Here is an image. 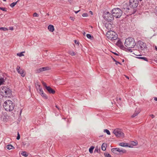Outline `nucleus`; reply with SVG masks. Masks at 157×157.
<instances>
[{"instance_id": "f3484780", "label": "nucleus", "mask_w": 157, "mask_h": 157, "mask_svg": "<svg viewBox=\"0 0 157 157\" xmlns=\"http://www.w3.org/2000/svg\"><path fill=\"white\" fill-rule=\"evenodd\" d=\"M48 29L51 32H53L54 30V26L52 25H49L48 27Z\"/></svg>"}, {"instance_id": "6e6552de", "label": "nucleus", "mask_w": 157, "mask_h": 157, "mask_svg": "<svg viewBox=\"0 0 157 157\" xmlns=\"http://www.w3.org/2000/svg\"><path fill=\"white\" fill-rule=\"evenodd\" d=\"M113 133L117 137H123L124 136V133L119 128L115 129L113 131Z\"/></svg>"}, {"instance_id": "4be33fe9", "label": "nucleus", "mask_w": 157, "mask_h": 157, "mask_svg": "<svg viewBox=\"0 0 157 157\" xmlns=\"http://www.w3.org/2000/svg\"><path fill=\"white\" fill-rule=\"evenodd\" d=\"M21 154L22 155L26 157L28 156V154L27 153L26 151H23L21 152Z\"/></svg>"}, {"instance_id": "f03ea898", "label": "nucleus", "mask_w": 157, "mask_h": 157, "mask_svg": "<svg viewBox=\"0 0 157 157\" xmlns=\"http://www.w3.org/2000/svg\"><path fill=\"white\" fill-rule=\"evenodd\" d=\"M5 109L7 111H11L14 109V104L13 102L10 100L5 101L3 105Z\"/></svg>"}, {"instance_id": "ea45409f", "label": "nucleus", "mask_w": 157, "mask_h": 157, "mask_svg": "<svg viewBox=\"0 0 157 157\" xmlns=\"http://www.w3.org/2000/svg\"><path fill=\"white\" fill-rule=\"evenodd\" d=\"M23 145L24 146H25L26 145H27V146H28L29 145V143H27L26 142H22Z\"/></svg>"}, {"instance_id": "c03bdc74", "label": "nucleus", "mask_w": 157, "mask_h": 157, "mask_svg": "<svg viewBox=\"0 0 157 157\" xmlns=\"http://www.w3.org/2000/svg\"><path fill=\"white\" fill-rule=\"evenodd\" d=\"M74 42L75 44H78V45H79V42L78 41H77L76 40H74Z\"/></svg>"}, {"instance_id": "412c9836", "label": "nucleus", "mask_w": 157, "mask_h": 157, "mask_svg": "<svg viewBox=\"0 0 157 157\" xmlns=\"http://www.w3.org/2000/svg\"><path fill=\"white\" fill-rule=\"evenodd\" d=\"M137 58L143 59L144 61H148V59L147 58L145 57H137Z\"/></svg>"}, {"instance_id": "79ce46f5", "label": "nucleus", "mask_w": 157, "mask_h": 157, "mask_svg": "<svg viewBox=\"0 0 157 157\" xmlns=\"http://www.w3.org/2000/svg\"><path fill=\"white\" fill-rule=\"evenodd\" d=\"M33 16L35 17H38L39 16V14L38 13H35L33 14Z\"/></svg>"}, {"instance_id": "a211bd4d", "label": "nucleus", "mask_w": 157, "mask_h": 157, "mask_svg": "<svg viewBox=\"0 0 157 157\" xmlns=\"http://www.w3.org/2000/svg\"><path fill=\"white\" fill-rule=\"evenodd\" d=\"M119 145L123 147H128V146L127 145V144L123 142L120 143Z\"/></svg>"}, {"instance_id": "423d86ee", "label": "nucleus", "mask_w": 157, "mask_h": 157, "mask_svg": "<svg viewBox=\"0 0 157 157\" xmlns=\"http://www.w3.org/2000/svg\"><path fill=\"white\" fill-rule=\"evenodd\" d=\"M106 35L109 39L112 40H116L118 37L117 35L113 31H108Z\"/></svg>"}, {"instance_id": "0e129e2a", "label": "nucleus", "mask_w": 157, "mask_h": 157, "mask_svg": "<svg viewBox=\"0 0 157 157\" xmlns=\"http://www.w3.org/2000/svg\"><path fill=\"white\" fill-rule=\"evenodd\" d=\"M119 100H120L121 99V98H119Z\"/></svg>"}, {"instance_id": "a878e982", "label": "nucleus", "mask_w": 157, "mask_h": 157, "mask_svg": "<svg viewBox=\"0 0 157 157\" xmlns=\"http://www.w3.org/2000/svg\"><path fill=\"white\" fill-rule=\"evenodd\" d=\"M94 148V147L93 146H91L89 149V151L90 153H92L93 152V150Z\"/></svg>"}, {"instance_id": "0eeeda50", "label": "nucleus", "mask_w": 157, "mask_h": 157, "mask_svg": "<svg viewBox=\"0 0 157 157\" xmlns=\"http://www.w3.org/2000/svg\"><path fill=\"white\" fill-rule=\"evenodd\" d=\"M142 0H129V6L130 7L134 9L138 6L139 2Z\"/></svg>"}, {"instance_id": "bb28decb", "label": "nucleus", "mask_w": 157, "mask_h": 157, "mask_svg": "<svg viewBox=\"0 0 157 157\" xmlns=\"http://www.w3.org/2000/svg\"><path fill=\"white\" fill-rule=\"evenodd\" d=\"M19 1V0H18L17 1V2H13L10 5V6L12 8H13V7L14 6L17 4V2Z\"/></svg>"}, {"instance_id": "aec40b11", "label": "nucleus", "mask_w": 157, "mask_h": 157, "mask_svg": "<svg viewBox=\"0 0 157 157\" xmlns=\"http://www.w3.org/2000/svg\"><path fill=\"white\" fill-rule=\"evenodd\" d=\"M106 144L103 143L101 146V148L103 151H105L106 150Z\"/></svg>"}, {"instance_id": "8fccbe9b", "label": "nucleus", "mask_w": 157, "mask_h": 157, "mask_svg": "<svg viewBox=\"0 0 157 157\" xmlns=\"http://www.w3.org/2000/svg\"><path fill=\"white\" fill-rule=\"evenodd\" d=\"M55 107H56L57 109L58 110H59V106H58L57 105H56L55 106Z\"/></svg>"}, {"instance_id": "c85d7f7f", "label": "nucleus", "mask_w": 157, "mask_h": 157, "mask_svg": "<svg viewBox=\"0 0 157 157\" xmlns=\"http://www.w3.org/2000/svg\"><path fill=\"white\" fill-rule=\"evenodd\" d=\"M86 36L88 39H92L93 38V37L91 36L90 34H87L86 35Z\"/></svg>"}, {"instance_id": "6ab92c4d", "label": "nucleus", "mask_w": 157, "mask_h": 157, "mask_svg": "<svg viewBox=\"0 0 157 157\" xmlns=\"http://www.w3.org/2000/svg\"><path fill=\"white\" fill-rule=\"evenodd\" d=\"M117 148H113L111 149V151L114 153L117 154Z\"/></svg>"}, {"instance_id": "5701e85b", "label": "nucleus", "mask_w": 157, "mask_h": 157, "mask_svg": "<svg viewBox=\"0 0 157 157\" xmlns=\"http://www.w3.org/2000/svg\"><path fill=\"white\" fill-rule=\"evenodd\" d=\"M6 148L9 150H10L13 148H14V147L11 144H9L6 146Z\"/></svg>"}, {"instance_id": "e433bc0d", "label": "nucleus", "mask_w": 157, "mask_h": 157, "mask_svg": "<svg viewBox=\"0 0 157 157\" xmlns=\"http://www.w3.org/2000/svg\"><path fill=\"white\" fill-rule=\"evenodd\" d=\"M0 10L5 12L7 11L6 9V8L0 7Z\"/></svg>"}, {"instance_id": "473e14b6", "label": "nucleus", "mask_w": 157, "mask_h": 157, "mask_svg": "<svg viewBox=\"0 0 157 157\" xmlns=\"http://www.w3.org/2000/svg\"><path fill=\"white\" fill-rule=\"evenodd\" d=\"M94 151L95 152H97V153H99L100 151V149H99L98 147H96Z\"/></svg>"}, {"instance_id": "6e6d98bb", "label": "nucleus", "mask_w": 157, "mask_h": 157, "mask_svg": "<svg viewBox=\"0 0 157 157\" xmlns=\"http://www.w3.org/2000/svg\"><path fill=\"white\" fill-rule=\"evenodd\" d=\"M155 49L157 51V47L156 46L155 47Z\"/></svg>"}, {"instance_id": "bf43d9fd", "label": "nucleus", "mask_w": 157, "mask_h": 157, "mask_svg": "<svg viewBox=\"0 0 157 157\" xmlns=\"http://www.w3.org/2000/svg\"><path fill=\"white\" fill-rule=\"evenodd\" d=\"M83 35L84 36H85V32L83 33Z\"/></svg>"}, {"instance_id": "58836bf2", "label": "nucleus", "mask_w": 157, "mask_h": 157, "mask_svg": "<svg viewBox=\"0 0 157 157\" xmlns=\"http://www.w3.org/2000/svg\"><path fill=\"white\" fill-rule=\"evenodd\" d=\"M104 155L105 157H111V155L109 154L104 153Z\"/></svg>"}, {"instance_id": "2f4dec72", "label": "nucleus", "mask_w": 157, "mask_h": 157, "mask_svg": "<svg viewBox=\"0 0 157 157\" xmlns=\"http://www.w3.org/2000/svg\"><path fill=\"white\" fill-rule=\"evenodd\" d=\"M104 132H106L107 134L108 135H110V132L109 130L107 129H105L104 130Z\"/></svg>"}, {"instance_id": "09e8293b", "label": "nucleus", "mask_w": 157, "mask_h": 157, "mask_svg": "<svg viewBox=\"0 0 157 157\" xmlns=\"http://www.w3.org/2000/svg\"><path fill=\"white\" fill-rule=\"evenodd\" d=\"M113 54H114V55H116V56H119L118 54L117 53H116V52H113Z\"/></svg>"}, {"instance_id": "f257e3e1", "label": "nucleus", "mask_w": 157, "mask_h": 157, "mask_svg": "<svg viewBox=\"0 0 157 157\" xmlns=\"http://www.w3.org/2000/svg\"><path fill=\"white\" fill-rule=\"evenodd\" d=\"M0 92L2 98L3 97H10L12 94L10 89L6 86L2 87L0 89Z\"/></svg>"}, {"instance_id": "a18cd8bd", "label": "nucleus", "mask_w": 157, "mask_h": 157, "mask_svg": "<svg viewBox=\"0 0 157 157\" xmlns=\"http://www.w3.org/2000/svg\"><path fill=\"white\" fill-rule=\"evenodd\" d=\"M126 51H128V52H132V50L131 49H128V48L127 49Z\"/></svg>"}, {"instance_id": "e2e57ef3", "label": "nucleus", "mask_w": 157, "mask_h": 157, "mask_svg": "<svg viewBox=\"0 0 157 157\" xmlns=\"http://www.w3.org/2000/svg\"><path fill=\"white\" fill-rule=\"evenodd\" d=\"M47 15H49V14L48 13H47Z\"/></svg>"}, {"instance_id": "052dcab7", "label": "nucleus", "mask_w": 157, "mask_h": 157, "mask_svg": "<svg viewBox=\"0 0 157 157\" xmlns=\"http://www.w3.org/2000/svg\"><path fill=\"white\" fill-rule=\"evenodd\" d=\"M122 62H124V59H123L122 60Z\"/></svg>"}, {"instance_id": "f704fd0d", "label": "nucleus", "mask_w": 157, "mask_h": 157, "mask_svg": "<svg viewBox=\"0 0 157 157\" xmlns=\"http://www.w3.org/2000/svg\"><path fill=\"white\" fill-rule=\"evenodd\" d=\"M113 60L116 63L115 64L117 65V64L118 63L120 65H121V63L117 61L114 58H113Z\"/></svg>"}, {"instance_id": "49530a36", "label": "nucleus", "mask_w": 157, "mask_h": 157, "mask_svg": "<svg viewBox=\"0 0 157 157\" xmlns=\"http://www.w3.org/2000/svg\"><path fill=\"white\" fill-rule=\"evenodd\" d=\"M9 29L11 30H13V27H9Z\"/></svg>"}, {"instance_id": "4c0bfd02", "label": "nucleus", "mask_w": 157, "mask_h": 157, "mask_svg": "<svg viewBox=\"0 0 157 157\" xmlns=\"http://www.w3.org/2000/svg\"><path fill=\"white\" fill-rule=\"evenodd\" d=\"M42 83L43 85L46 88V89H47V87H48V86H47L45 82H42Z\"/></svg>"}, {"instance_id": "864d4df0", "label": "nucleus", "mask_w": 157, "mask_h": 157, "mask_svg": "<svg viewBox=\"0 0 157 157\" xmlns=\"http://www.w3.org/2000/svg\"><path fill=\"white\" fill-rule=\"evenodd\" d=\"M22 109H20V115H21V114L22 113Z\"/></svg>"}, {"instance_id": "72a5a7b5", "label": "nucleus", "mask_w": 157, "mask_h": 157, "mask_svg": "<svg viewBox=\"0 0 157 157\" xmlns=\"http://www.w3.org/2000/svg\"><path fill=\"white\" fill-rule=\"evenodd\" d=\"M0 30L3 31H6L8 30V29L7 28L0 27Z\"/></svg>"}, {"instance_id": "b1692460", "label": "nucleus", "mask_w": 157, "mask_h": 157, "mask_svg": "<svg viewBox=\"0 0 157 157\" xmlns=\"http://www.w3.org/2000/svg\"><path fill=\"white\" fill-rule=\"evenodd\" d=\"M117 152H119L121 153V152H122L123 153H125L126 152V151L124 150L120 149L119 148H117Z\"/></svg>"}, {"instance_id": "7c9ffc66", "label": "nucleus", "mask_w": 157, "mask_h": 157, "mask_svg": "<svg viewBox=\"0 0 157 157\" xmlns=\"http://www.w3.org/2000/svg\"><path fill=\"white\" fill-rule=\"evenodd\" d=\"M4 82V78H0V85L3 84Z\"/></svg>"}, {"instance_id": "680f3d73", "label": "nucleus", "mask_w": 157, "mask_h": 157, "mask_svg": "<svg viewBox=\"0 0 157 157\" xmlns=\"http://www.w3.org/2000/svg\"><path fill=\"white\" fill-rule=\"evenodd\" d=\"M3 1H6V0H3Z\"/></svg>"}, {"instance_id": "f8f14e48", "label": "nucleus", "mask_w": 157, "mask_h": 157, "mask_svg": "<svg viewBox=\"0 0 157 157\" xmlns=\"http://www.w3.org/2000/svg\"><path fill=\"white\" fill-rule=\"evenodd\" d=\"M48 67H43L42 68H40L36 70V73H39L41 72L45 71L47 70Z\"/></svg>"}, {"instance_id": "cd10ccee", "label": "nucleus", "mask_w": 157, "mask_h": 157, "mask_svg": "<svg viewBox=\"0 0 157 157\" xmlns=\"http://www.w3.org/2000/svg\"><path fill=\"white\" fill-rule=\"evenodd\" d=\"M41 95L45 99H47L48 98V97L47 96L46 94L44 93H43V94H41Z\"/></svg>"}, {"instance_id": "2eb2a0df", "label": "nucleus", "mask_w": 157, "mask_h": 157, "mask_svg": "<svg viewBox=\"0 0 157 157\" xmlns=\"http://www.w3.org/2000/svg\"><path fill=\"white\" fill-rule=\"evenodd\" d=\"M38 87L36 86V88L37 89V91L40 93V94L41 95L42 94H43V93H44L43 91L42 88L40 87V85L39 84L37 85Z\"/></svg>"}, {"instance_id": "9b49d317", "label": "nucleus", "mask_w": 157, "mask_h": 157, "mask_svg": "<svg viewBox=\"0 0 157 157\" xmlns=\"http://www.w3.org/2000/svg\"><path fill=\"white\" fill-rule=\"evenodd\" d=\"M20 67H19V66H17V71L18 72V73H19L21 75L22 77H25V71L22 69L20 70Z\"/></svg>"}, {"instance_id": "39448f33", "label": "nucleus", "mask_w": 157, "mask_h": 157, "mask_svg": "<svg viewBox=\"0 0 157 157\" xmlns=\"http://www.w3.org/2000/svg\"><path fill=\"white\" fill-rule=\"evenodd\" d=\"M112 13L113 16L116 18H119L122 14V11L120 9L115 8L112 10Z\"/></svg>"}, {"instance_id": "9d476101", "label": "nucleus", "mask_w": 157, "mask_h": 157, "mask_svg": "<svg viewBox=\"0 0 157 157\" xmlns=\"http://www.w3.org/2000/svg\"><path fill=\"white\" fill-rule=\"evenodd\" d=\"M138 43L141 50H143L147 48L146 45L145 43L141 41H139Z\"/></svg>"}, {"instance_id": "603ef678", "label": "nucleus", "mask_w": 157, "mask_h": 157, "mask_svg": "<svg viewBox=\"0 0 157 157\" xmlns=\"http://www.w3.org/2000/svg\"><path fill=\"white\" fill-rule=\"evenodd\" d=\"M70 18L72 20V21H74V18L73 17H70Z\"/></svg>"}, {"instance_id": "4d7b16f0", "label": "nucleus", "mask_w": 157, "mask_h": 157, "mask_svg": "<svg viewBox=\"0 0 157 157\" xmlns=\"http://www.w3.org/2000/svg\"><path fill=\"white\" fill-rule=\"evenodd\" d=\"M90 13L91 14L93 15V12H92V11H90Z\"/></svg>"}, {"instance_id": "37998d69", "label": "nucleus", "mask_w": 157, "mask_h": 157, "mask_svg": "<svg viewBox=\"0 0 157 157\" xmlns=\"http://www.w3.org/2000/svg\"><path fill=\"white\" fill-rule=\"evenodd\" d=\"M82 16L83 17H87L88 16V14L86 13H84L82 14Z\"/></svg>"}, {"instance_id": "a19ab883", "label": "nucleus", "mask_w": 157, "mask_h": 157, "mask_svg": "<svg viewBox=\"0 0 157 157\" xmlns=\"http://www.w3.org/2000/svg\"><path fill=\"white\" fill-rule=\"evenodd\" d=\"M20 138V135L19 134V133L18 132L17 136V140H19Z\"/></svg>"}, {"instance_id": "1a4fd4ad", "label": "nucleus", "mask_w": 157, "mask_h": 157, "mask_svg": "<svg viewBox=\"0 0 157 157\" xmlns=\"http://www.w3.org/2000/svg\"><path fill=\"white\" fill-rule=\"evenodd\" d=\"M105 26L108 29V31H113V30L114 25L111 24L110 23H107L105 25Z\"/></svg>"}, {"instance_id": "3c124183", "label": "nucleus", "mask_w": 157, "mask_h": 157, "mask_svg": "<svg viewBox=\"0 0 157 157\" xmlns=\"http://www.w3.org/2000/svg\"><path fill=\"white\" fill-rule=\"evenodd\" d=\"M80 11V10H79L78 11H75V12L76 13H78L79 11Z\"/></svg>"}, {"instance_id": "393cba45", "label": "nucleus", "mask_w": 157, "mask_h": 157, "mask_svg": "<svg viewBox=\"0 0 157 157\" xmlns=\"http://www.w3.org/2000/svg\"><path fill=\"white\" fill-rule=\"evenodd\" d=\"M122 42L120 40H119L117 41L116 43V44L117 46L120 47L122 45Z\"/></svg>"}, {"instance_id": "4468645a", "label": "nucleus", "mask_w": 157, "mask_h": 157, "mask_svg": "<svg viewBox=\"0 0 157 157\" xmlns=\"http://www.w3.org/2000/svg\"><path fill=\"white\" fill-rule=\"evenodd\" d=\"M46 89L50 94H54L55 93V91L49 86H48V87H47V89Z\"/></svg>"}, {"instance_id": "20e7f679", "label": "nucleus", "mask_w": 157, "mask_h": 157, "mask_svg": "<svg viewBox=\"0 0 157 157\" xmlns=\"http://www.w3.org/2000/svg\"><path fill=\"white\" fill-rule=\"evenodd\" d=\"M102 17L104 20L108 22H111L114 20V17L112 14H111L108 11L104 12Z\"/></svg>"}, {"instance_id": "5fc2aeb1", "label": "nucleus", "mask_w": 157, "mask_h": 157, "mask_svg": "<svg viewBox=\"0 0 157 157\" xmlns=\"http://www.w3.org/2000/svg\"><path fill=\"white\" fill-rule=\"evenodd\" d=\"M154 99L155 101H157V98L156 97H155L154 98Z\"/></svg>"}, {"instance_id": "ddd939ff", "label": "nucleus", "mask_w": 157, "mask_h": 157, "mask_svg": "<svg viewBox=\"0 0 157 157\" xmlns=\"http://www.w3.org/2000/svg\"><path fill=\"white\" fill-rule=\"evenodd\" d=\"M129 7H130L129 5H128L126 3L123 5L122 9V10L124 9V10H125L126 11H127V10H128L130 9Z\"/></svg>"}, {"instance_id": "de8ad7c7", "label": "nucleus", "mask_w": 157, "mask_h": 157, "mask_svg": "<svg viewBox=\"0 0 157 157\" xmlns=\"http://www.w3.org/2000/svg\"><path fill=\"white\" fill-rule=\"evenodd\" d=\"M150 116H151L152 118H153L155 117V116L152 114L150 115Z\"/></svg>"}, {"instance_id": "7ed1b4c3", "label": "nucleus", "mask_w": 157, "mask_h": 157, "mask_svg": "<svg viewBox=\"0 0 157 157\" xmlns=\"http://www.w3.org/2000/svg\"><path fill=\"white\" fill-rule=\"evenodd\" d=\"M136 44L134 39L132 37H128L125 40V46L128 48H133Z\"/></svg>"}, {"instance_id": "c756f323", "label": "nucleus", "mask_w": 157, "mask_h": 157, "mask_svg": "<svg viewBox=\"0 0 157 157\" xmlns=\"http://www.w3.org/2000/svg\"><path fill=\"white\" fill-rule=\"evenodd\" d=\"M25 52H23L20 53H18L17 54V55L20 57H21L22 56H24V55L23 54V53H24Z\"/></svg>"}, {"instance_id": "c9c22d12", "label": "nucleus", "mask_w": 157, "mask_h": 157, "mask_svg": "<svg viewBox=\"0 0 157 157\" xmlns=\"http://www.w3.org/2000/svg\"><path fill=\"white\" fill-rule=\"evenodd\" d=\"M69 54L71 56H74L75 55V53L72 51H70L69 52Z\"/></svg>"}, {"instance_id": "dca6fc26", "label": "nucleus", "mask_w": 157, "mask_h": 157, "mask_svg": "<svg viewBox=\"0 0 157 157\" xmlns=\"http://www.w3.org/2000/svg\"><path fill=\"white\" fill-rule=\"evenodd\" d=\"M140 110L139 109H136L135 112L133 114V115L131 117L132 118L135 117L138 114L140 113Z\"/></svg>"}, {"instance_id": "13d9d810", "label": "nucleus", "mask_w": 157, "mask_h": 157, "mask_svg": "<svg viewBox=\"0 0 157 157\" xmlns=\"http://www.w3.org/2000/svg\"><path fill=\"white\" fill-rule=\"evenodd\" d=\"M126 76V78H128V79H129V77H128V76Z\"/></svg>"}]
</instances>
